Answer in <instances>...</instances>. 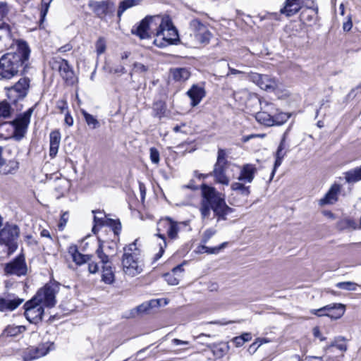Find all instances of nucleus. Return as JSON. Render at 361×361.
<instances>
[{"instance_id":"nucleus-32","label":"nucleus","mask_w":361,"mask_h":361,"mask_svg":"<svg viewBox=\"0 0 361 361\" xmlns=\"http://www.w3.org/2000/svg\"><path fill=\"white\" fill-rule=\"evenodd\" d=\"M102 281L106 284H111L114 282L115 275L111 264L103 265Z\"/></svg>"},{"instance_id":"nucleus-25","label":"nucleus","mask_w":361,"mask_h":361,"mask_svg":"<svg viewBox=\"0 0 361 361\" xmlns=\"http://www.w3.org/2000/svg\"><path fill=\"white\" fill-rule=\"evenodd\" d=\"M286 135L287 132L283 133L281 140L275 153L276 160L274 162L273 171L271 172V178L274 176L276 169L281 165L282 161L287 154L288 150L286 149Z\"/></svg>"},{"instance_id":"nucleus-61","label":"nucleus","mask_w":361,"mask_h":361,"mask_svg":"<svg viewBox=\"0 0 361 361\" xmlns=\"http://www.w3.org/2000/svg\"><path fill=\"white\" fill-rule=\"evenodd\" d=\"M231 342L236 346V347H240L244 345V342L242 339V338L240 336H236L233 338L231 341Z\"/></svg>"},{"instance_id":"nucleus-64","label":"nucleus","mask_w":361,"mask_h":361,"mask_svg":"<svg viewBox=\"0 0 361 361\" xmlns=\"http://www.w3.org/2000/svg\"><path fill=\"white\" fill-rule=\"evenodd\" d=\"M73 48L72 45L70 44H65L64 46H62L59 49H58V51L59 52H61V53H63V52H66V51H68L70 50H71Z\"/></svg>"},{"instance_id":"nucleus-30","label":"nucleus","mask_w":361,"mask_h":361,"mask_svg":"<svg viewBox=\"0 0 361 361\" xmlns=\"http://www.w3.org/2000/svg\"><path fill=\"white\" fill-rule=\"evenodd\" d=\"M343 174L346 183L349 184L355 183L361 180V166L360 167L350 169L345 172Z\"/></svg>"},{"instance_id":"nucleus-39","label":"nucleus","mask_w":361,"mask_h":361,"mask_svg":"<svg viewBox=\"0 0 361 361\" xmlns=\"http://www.w3.org/2000/svg\"><path fill=\"white\" fill-rule=\"evenodd\" d=\"M11 105L6 101L0 102V117L6 118L11 116Z\"/></svg>"},{"instance_id":"nucleus-42","label":"nucleus","mask_w":361,"mask_h":361,"mask_svg":"<svg viewBox=\"0 0 361 361\" xmlns=\"http://www.w3.org/2000/svg\"><path fill=\"white\" fill-rule=\"evenodd\" d=\"M338 228L340 229L357 228L356 223L351 219H343L338 223Z\"/></svg>"},{"instance_id":"nucleus-60","label":"nucleus","mask_w":361,"mask_h":361,"mask_svg":"<svg viewBox=\"0 0 361 361\" xmlns=\"http://www.w3.org/2000/svg\"><path fill=\"white\" fill-rule=\"evenodd\" d=\"M156 106H157L156 109H157V115L161 117V116L165 111V106L162 102L157 103Z\"/></svg>"},{"instance_id":"nucleus-3","label":"nucleus","mask_w":361,"mask_h":361,"mask_svg":"<svg viewBox=\"0 0 361 361\" xmlns=\"http://www.w3.org/2000/svg\"><path fill=\"white\" fill-rule=\"evenodd\" d=\"M30 54L27 43L21 42L16 52L4 54L0 59V75L5 79L13 78L20 71V68L27 66Z\"/></svg>"},{"instance_id":"nucleus-2","label":"nucleus","mask_w":361,"mask_h":361,"mask_svg":"<svg viewBox=\"0 0 361 361\" xmlns=\"http://www.w3.org/2000/svg\"><path fill=\"white\" fill-rule=\"evenodd\" d=\"M201 190L199 210L202 221L207 224L213 218H216V222L226 220V216L232 212V209L226 204L224 196L214 187L206 184L202 185Z\"/></svg>"},{"instance_id":"nucleus-55","label":"nucleus","mask_w":361,"mask_h":361,"mask_svg":"<svg viewBox=\"0 0 361 361\" xmlns=\"http://www.w3.org/2000/svg\"><path fill=\"white\" fill-rule=\"evenodd\" d=\"M68 220V213L67 212H63L61 216L60 222L59 224V227L60 229H63L66 226V223Z\"/></svg>"},{"instance_id":"nucleus-6","label":"nucleus","mask_w":361,"mask_h":361,"mask_svg":"<svg viewBox=\"0 0 361 361\" xmlns=\"http://www.w3.org/2000/svg\"><path fill=\"white\" fill-rule=\"evenodd\" d=\"M212 33L200 20L193 19L190 21L188 30L183 35L185 44L190 47H197L200 45L209 44Z\"/></svg>"},{"instance_id":"nucleus-12","label":"nucleus","mask_w":361,"mask_h":361,"mask_svg":"<svg viewBox=\"0 0 361 361\" xmlns=\"http://www.w3.org/2000/svg\"><path fill=\"white\" fill-rule=\"evenodd\" d=\"M19 228L16 225L7 224L0 231V244L6 245L9 249H16Z\"/></svg>"},{"instance_id":"nucleus-34","label":"nucleus","mask_w":361,"mask_h":361,"mask_svg":"<svg viewBox=\"0 0 361 361\" xmlns=\"http://www.w3.org/2000/svg\"><path fill=\"white\" fill-rule=\"evenodd\" d=\"M81 114L84 117V119L87 123V125L89 126L91 129H97L99 128L100 124L99 121L96 118L95 116L93 115L87 113L85 110L82 109Z\"/></svg>"},{"instance_id":"nucleus-9","label":"nucleus","mask_w":361,"mask_h":361,"mask_svg":"<svg viewBox=\"0 0 361 361\" xmlns=\"http://www.w3.org/2000/svg\"><path fill=\"white\" fill-rule=\"evenodd\" d=\"M32 112L33 109L30 108L22 114H20L15 120L10 122L14 128L13 137L15 140L19 141L25 137Z\"/></svg>"},{"instance_id":"nucleus-37","label":"nucleus","mask_w":361,"mask_h":361,"mask_svg":"<svg viewBox=\"0 0 361 361\" xmlns=\"http://www.w3.org/2000/svg\"><path fill=\"white\" fill-rule=\"evenodd\" d=\"M10 35V30L7 25L3 24L0 25V50L5 47L4 42Z\"/></svg>"},{"instance_id":"nucleus-43","label":"nucleus","mask_w":361,"mask_h":361,"mask_svg":"<svg viewBox=\"0 0 361 361\" xmlns=\"http://www.w3.org/2000/svg\"><path fill=\"white\" fill-rule=\"evenodd\" d=\"M8 167L4 169L3 174H14L19 168V163L16 161H10Z\"/></svg>"},{"instance_id":"nucleus-50","label":"nucleus","mask_w":361,"mask_h":361,"mask_svg":"<svg viewBox=\"0 0 361 361\" xmlns=\"http://www.w3.org/2000/svg\"><path fill=\"white\" fill-rule=\"evenodd\" d=\"M93 213L95 214L94 215V222L96 224H104V214L103 212H95V211H93L92 212Z\"/></svg>"},{"instance_id":"nucleus-45","label":"nucleus","mask_w":361,"mask_h":361,"mask_svg":"<svg viewBox=\"0 0 361 361\" xmlns=\"http://www.w3.org/2000/svg\"><path fill=\"white\" fill-rule=\"evenodd\" d=\"M216 230L213 228H209L205 230L202 235V242L204 243H207L209 241V240L216 234Z\"/></svg>"},{"instance_id":"nucleus-54","label":"nucleus","mask_w":361,"mask_h":361,"mask_svg":"<svg viewBox=\"0 0 361 361\" xmlns=\"http://www.w3.org/2000/svg\"><path fill=\"white\" fill-rule=\"evenodd\" d=\"M111 73L123 74L126 72L124 64L115 66L111 68Z\"/></svg>"},{"instance_id":"nucleus-23","label":"nucleus","mask_w":361,"mask_h":361,"mask_svg":"<svg viewBox=\"0 0 361 361\" xmlns=\"http://www.w3.org/2000/svg\"><path fill=\"white\" fill-rule=\"evenodd\" d=\"M302 8V0H286L283 6L280 9L281 14L290 17Z\"/></svg>"},{"instance_id":"nucleus-5","label":"nucleus","mask_w":361,"mask_h":361,"mask_svg":"<svg viewBox=\"0 0 361 361\" xmlns=\"http://www.w3.org/2000/svg\"><path fill=\"white\" fill-rule=\"evenodd\" d=\"M185 226L186 224L185 222L175 221L168 216L159 220L157 224V233L156 235L161 239L162 243H159V250L155 255V260H158L161 258L164 252V249L166 247V236L165 234L161 232H166L168 238L173 240L178 238V232L180 231L181 226Z\"/></svg>"},{"instance_id":"nucleus-29","label":"nucleus","mask_w":361,"mask_h":361,"mask_svg":"<svg viewBox=\"0 0 361 361\" xmlns=\"http://www.w3.org/2000/svg\"><path fill=\"white\" fill-rule=\"evenodd\" d=\"M61 137L59 130H53L49 134V157L51 159L54 158L58 153Z\"/></svg>"},{"instance_id":"nucleus-62","label":"nucleus","mask_w":361,"mask_h":361,"mask_svg":"<svg viewBox=\"0 0 361 361\" xmlns=\"http://www.w3.org/2000/svg\"><path fill=\"white\" fill-rule=\"evenodd\" d=\"M64 121L65 123L68 126H72L73 124V118L68 112H67L65 115Z\"/></svg>"},{"instance_id":"nucleus-46","label":"nucleus","mask_w":361,"mask_h":361,"mask_svg":"<svg viewBox=\"0 0 361 361\" xmlns=\"http://www.w3.org/2000/svg\"><path fill=\"white\" fill-rule=\"evenodd\" d=\"M96 50L97 54H103L106 50V43L103 38L100 37L96 42Z\"/></svg>"},{"instance_id":"nucleus-49","label":"nucleus","mask_w":361,"mask_h":361,"mask_svg":"<svg viewBox=\"0 0 361 361\" xmlns=\"http://www.w3.org/2000/svg\"><path fill=\"white\" fill-rule=\"evenodd\" d=\"M133 70L137 73H145L147 71L148 68L144 64L136 62L133 64Z\"/></svg>"},{"instance_id":"nucleus-20","label":"nucleus","mask_w":361,"mask_h":361,"mask_svg":"<svg viewBox=\"0 0 361 361\" xmlns=\"http://www.w3.org/2000/svg\"><path fill=\"white\" fill-rule=\"evenodd\" d=\"M58 68L61 76L68 84L74 82V72L69 66L68 61L62 59L56 60L53 64V68Z\"/></svg>"},{"instance_id":"nucleus-58","label":"nucleus","mask_w":361,"mask_h":361,"mask_svg":"<svg viewBox=\"0 0 361 361\" xmlns=\"http://www.w3.org/2000/svg\"><path fill=\"white\" fill-rule=\"evenodd\" d=\"M334 346L336 347L338 349H339L342 351H345L347 349L346 345L344 343L338 344L336 342H333L329 346H327L326 348H325L324 350H326L329 348L334 347Z\"/></svg>"},{"instance_id":"nucleus-13","label":"nucleus","mask_w":361,"mask_h":361,"mask_svg":"<svg viewBox=\"0 0 361 361\" xmlns=\"http://www.w3.org/2000/svg\"><path fill=\"white\" fill-rule=\"evenodd\" d=\"M25 316L31 323H37L42 320L44 314L43 305L33 297L24 305Z\"/></svg>"},{"instance_id":"nucleus-27","label":"nucleus","mask_w":361,"mask_h":361,"mask_svg":"<svg viewBox=\"0 0 361 361\" xmlns=\"http://www.w3.org/2000/svg\"><path fill=\"white\" fill-rule=\"evenodd\" d=\"M183 264H179L174 267L171 272L165 274L164 275V279L169 285H178L180 278L183 276Z\"/></svg>"},{"instance_id":"nucleus-35","label":"nucleus","mask_w":361,"mask_h":361,"mask_svg":"<svg viewBox=\"0 0 361 361\" xmlns=\"http://www.w3.org/2000/svg\"><path fill=\"white\" fill-rule=\"evenodd\" d=\"M318 8H304L300 13V20L303 22H311L317 14Z\"/></svg>"},{"instance_id":"nucleus-53","label":"nucleus","mask_w":361,"mask_h":361,"mask_svg":"<svg viewBox=\"0 0 361 361\" xmlns=\"http://www.w3.org/2000/svg\"><path fill=\"white\" fill-rule=\"evenodd\" d=\"M111 226H112L114 232L116 235H118L121 230V224L118 221L111 220Z\"/></svg>"},{"instance_id":"nucleus-8","label":"nucleus","mask_w":361,"mask_h":361,"mask_svg":"<svg viewBox=\"0 0 361 361\" xmlns=\"http://www.w3.org/2000/svg\"><path fill=\"white\" fill-rule=\"evenodd\" d=\"M59 283L56 282H49L43 288H40L34 296L35 300L47 307H53L56 303V295L59 291Z\"/></svg>"},{"instance_id":"nucleus-59","label":"nucleus","mask_w":361,"mask_h":361,"mask_svg":"<svg viewBox=\"0 0 361 361\" xmlns=\"http://www.w3.org/2000/svg\"><path fill=\"white\" fill-rule=\"evenodd\" d=\"M88 270L91 274H95L99 271V266L97 263L90 262L88 264Z\"/></svg>"},{"instance_id":"nucleus-18","label":"nucleus","mask_w":361,"mask_h":361,"mask_svg":"<svg viewBox=\"0 0 361 361\" xmlns=\"http://www.w3.org/2000/svg\"><path fill=\"white\" fill-rule=\"evenodd\" d=\"M4 271L7 274L16 275L18 276H25L27 272V267L24 255H20L13 261L6 264Z\"/></svg>"},{"instance_id":"nucleus-40","label":"nucleus","mask_w":361,"mask_h":361,"mask_svg":"<svg viewBox=\"0 0 361 361\" xmlns=\"http://www.w3.org/2000/svg\"><path fill=\"white\" fill-rule=\"evenodd\" d=\"M96 254H97L98 258L100 259L101 262L104 265L111 264L109 257L104 252L103 249H102V245L101 244L99 245V247L97 248V250L96 251Z\"/></svg>"},{"instance_id":"nucleus-11","label":"nucleus","mask_w":361,"mask_h":361,"mask_svg":"<svg viewBox=\"0 0 361 361\" xmlns=\"http://www.w3.org/2000/svg\"><path fill=\"white\" fill-rule=\"evenodd\" d=\"M89 6L101 20H106V17H112L115 12V4L111 0L91 1Z\"/></svg>"},{"instance_id":"nucleus-36","label":"nucleus","mask_w":361,"mask_h":361,"mask_svg":"<svg viewBox=\"0 0 361 361\" xmlns=\"http://www.w3.org/2000/svg\"><path fill=\"white\" fill-rule=\"evenodd\" d=\"M273 119L274 126H281L284 124L290 118V115L287 113L279 111L277 109V111L276 113L273 114Z\"/></svg>"},{"instance_id":"nucleus-15","label":"nucleus","mask_w":361,"mask_h":361,"mask_svg":"<svg viewBox=\"0 0 361 361\" xmlns=\"http://www.w3.org/2000/svg\"><path fill=\"white\" fill-rule=\"evenodd\" d=\"M30 82L28 78H21L13 87L8 89V97L13 102L23 99L27 94Z\"/></svg>"},{"instance_id":"nucleus-7","label":"nucleus","mask_w":361,"mask_h":361,"mask_svg":"<svg viewBox=\"0 0 361 361\" xmlns=\"http://www.w3.org/2000/svg\"><path fill=\"white\" fill-rule=\"evenodd\" d=\"M228 161L227 160V153L225 149H219L217 152L216 162L214 166V169L210 172V176H213L216 183L228 186L230 183V178L226 174V170L228 168Z\"/></svg>"},{"instance_id":"nucleus-4","label":"nucleus","mask_w":361,"mask_h":361,"mask_svg":"<svg viewBox=\"0 0 361 361\" xmlns=\"http://www.w3.org/2000/svg\"><path fill=\"white\" fill-rule=\"evenodd\" d=\"M137 240L123 248L122 267L126 275L134 277L143 271L145 264L140 249L137 246Z\"/></svg>"},{"instance_id":"nucleus-26","label":"nucleus","mask_w":361,"mask_h":361,"mask_svg":"<svg viewBox=\"0 0 361 361\" xmlns=\"http://www.w3.org/2000/svg\"><path fill=\"white\" fill-rule=\"evenodd\" d=\"M256 173L257 168L255 165L246 164L240 168V173L237 179L245 183H251L254 180Z\"/></svg>"},{"instance_id":"nucleus-51","label":"nucleus","mask_w":361,"mask_h":361,"mask_svg":"<svg viewBox=\"0 0 361 361\" xmlns=\"http://www.w3.org/2000/svg\"><path fill=\"white\" fill-rule=\"evenodd\" d=\"M49 4H47V3H42V8H41V12H40V16H41V21L43 22L47 13H48V11H49Z\"/></svg>"},{"instance_id":"nucleus-14","label":"nucleus","mask_w":361,"mask_h":361,"mask_svg":"<svg viewBox=\"0 0 361 361\" xmlns=\"http://www.w3.org/2000/svg\"><path fill=\"white\" fill-rule=\"evenodd\" d=\"M260 105L261 111L255 114L256 120L259 123L267 126H274V123L273 121V114L277 111V109L273 104L269 103L266 101L260 102Z\"/></svg>"},{"instance_id":"nucleus-48","label":"nucleus","mask_w":361,"mask_h":361,"mask_svg":"<svg viewBox=\"0 0 361 361\" xmlns=\"http://www.w3.org/2000/svg\"><path fill=\"white\" fill-rule=\"evenodd\" d=\"M150 159L154 164H158L159 162V152L154 147L150 148Z\"/></svg>"},{"instance_id":"nucleus-21","label":"nucleus","mask_w":361,"mask_h":361,"mask_svg":"<svg viewBox=\"0 0 361 361\" xmlns=\"http://www.w3.org/2000/svg\"><path fill=\"white\" fill-rule=\"evenodd\" d=\"M186 94L191 100L190 105L195 107L205 97L206 91L203 85L195 84L187 91Z\"/></svg>"},{"instance_id":"nucleus-41","label":"nucleus","mask_w":361,"mask_h":361,"mask_svg":"<svg viewBox=\"0 0 361 361\" xmlns=\"http://www.w3.org/2000/svg\"><path fill=\"white\" fill-rule=\"evenodd\" d=\"M159 300H151L148 302H145L136 307V311L138 313H145L150 310L152 307L155 306V304H158Z\"/></svg>"},{"instance_id":"nucleus-24","label":"nucleus","mask_w":361,"mask_h":361,"mask_svg":"<svg viewBox=\"0 0 361 361\" xmlns=\"http://www.w3.org/2000/svg\"><path fill=\"white\" fill-rule=\"evenodd\" d=\"M24 301V299L8 295L6 298H0V311H13Z\"/></svg>"},{"instance_id":"nucleus-10","label":"nucleus","mask_w":361,"mask_h":361,"mask_svg":"<svg viewBox=\"0 0 361 361\" xmlns=\"http://www.w3.org/2000/svg\"><path fill=\"white\" fill-rule=\"evenodd\" d=\"M231 189L235 194H231L230 203L234 206H241L247 202L250 194V186L245 185L242 181L233 182L231 185Z\"/></svg>"},{"instance_id":"nucleus-31","label":"nucleus","mask_w":361,"mask_h":361,"mask_svg":"<svg viewBox=\"0 0 361 361\" xmlns=\"http://www.w3.org/2000/svg\"><path fill=\"white\" fill-rule=\"evenodd\" d=\"M173 78L178 82L187 80L190 75L189 71L185 68H176L171 70Z\"/></svg>"},{"instance_id":"nucleus-33","label":"nucleus","mask_w":361,"mask_h":361,"mask_svg":"<svg viewBox=\"0 0 361 361\" xmlns=\"http://www.w3.org/2000/svg\"><path fill=\"white\" fill-rule=\"evenodd\" d=\"M142 0H123L120 2L117 15L118 18H121L122 14L128 8L138 6L141 4Z\"/></svg>"},{"instance_id":"nucleus-22","label":"nucleus","mask_w":361,"mask_h":361,"mask_svg":"<svg viewBox=\"0 0 361 361\" xmlns=\"http://www.w3.org/2000/svg\"><path fill=\"white\" fill-rule=\"evenodd\" d=\"M342 186L338 183H334L324 197L319 200L320 206L333 204L338 201V195L341 192Z\"/></svg>"},{"instance_id":"nucleus-47","label":"nucleus","mask_w":361,"mask_h":361,"mask_svg":"<svg viewBox=\"0 0 361 361\" xmlns=\"http://www.w3.org/2000/svg\"><path fill=\"white\" fill-rule=\"evenodd\" d=\"M213 355L217 357L221 358L225 355V348L221 345H214L212 348Z\"/></svg>"},{"instance_id":"nucleus-63","label":"nucleus","mask_w":361,"mask_h":361,"mask_svg":"<svg viewBox=\"0 0 361 361\" xmlns=\"http://www.w3.org/2000/svg\"><path fill=\"white\" fill-rule=\"evenodd\" d=\"M313 335L315 336V337H317L319 338L320 341H325L326 340V338L322 336L321 335V333H320V331H319V327L316 326L313 329Z\"/></svg>"},{"instance_id":"nucleus-52","label":"nucleus","mask_w":361,"mask_h":361,"mask_svg":"<svg viewBox=\"0 0 361 361\" xmlns=\"http://www.w3.org/2000/svg\"><path fill=\"white\" fill-rule=\"evenodd\" d=\"M8 11V6L6 3L1 2L0 3V20H3V18L7 15Z\"/></svg>"},{"instance_id":"nucleus-44","label":"nucleus","mask_w":361,"mask_h":361,"mask_svg":"<svg viewBox=\"0 0 361 361\" xmlns=\"http://www.w3.org/2000/svg\"><path fill=\"white\" fill-rule=\"evenodd\" d=\"M336 286L341 289L348 290H355L357 288V284L350 281H345L336 283Z\"/></svg>"},{"instance_id":"nucleus-17","label":"nucleus","mask_w":361,"mask_h":361,"mask_svg":"<svg viewBox=\"0 0 361 361\" xmlns=\"http://www.w3.org/2000/svg\"><path fill=\"white\" fill-rule=\"evenodd\" d=\"M311 312L318 317L327 316L333 319H338L343 315L345 306L341 303L331 304L319 309L312 310Z\"/></svg>"},{"instance_id":"nucleus-56","label":"nucleus","mask_w":361,"mask_h":361,"mask_svg":"<svg viewBox=\"0 0 361 361\" xmlns=\"http://www.w3.org/2000/svg\"><path fill=\"white\" fill-rule=\"evenodd\" d=\"M317 8L313 0H302V8Z\"/></svg>"},{"instance_id":"nucleus-16","label":"nucleus","mask_w":361,"mask_h":361,"mask_svg":"<svg viewBox=\"0 0 361 361\" xmlns=\"http://www.w3.org/2000/svg\"><path fill=\"white\" fill-rule=\"evenodd\" d=\"M247 78L258 85L261 89L267 91H274L278 87V81L267 75H262L257 73L247 74Z\"/></svg>"},{"instance_id":"nucleus-38","label":"nucleus","mask_w":361,"mask_h":361,"mask_svg":"<svg viewBox=\"0 0 361 361\" xmlns=\"http://www.w3.org/2000/svg\"><path fill=\"white\" fill-rule=\"evenodd\" d=\"M228 245L227 242H224L221 243L219 246L214 247H209L205 245H202L199 247V252H207L208 254H216L218 253L221 250L226 247Z\"/></svg>"},{"instance_id":"nucleus-57","label":"nucleus","mask_w":361,"mask_h":361,"mask_svg":"<svg viewBox=\"0 0 361 361\" xmlns=\"http://www.w3.org/2000/svg\"><path fill=\"white\" fill-rule=\"evenodd\" d=\"M56 107L63 113L64 110L68 109V104L65 99H60L56 103Z\"/></svg>"},{"instance_id":"nucleus-28","label":"nucleus","mask_w":361,"mask_h":361,"mask_svg":"<svg viewBox=\"0 0 361 361\" xmlns=\"http://www.w3.org/2000/svg\"><path fill=\"white\" fill-rule=\"evenodd\" d=\"M68 253L71 255L72 260L77 264L81 265L90 261L91 257L87 255H82L79 252L75 245H70L68 248Z\"/></svg>"},{"instance_id":"nucleus-1","label":"nucleus","mask_w":361,"mask_h":361,"mask_svg":"<svg viewBox=\"0 0 361 361\" xmlns=\"http://www.w3.org/2000/svg\"><path fill=\"white\" fill-rule=\"evenodd\" d=\"M131 32L140 39L149 38L150 34H153L154 44L160 48L175 44L179 39L178 31L171 20L161 16L145 18L133 27Z\"/></svg>"},{"instance_id":"nucleus-19","label":"nucleus","mask_w":361,"mask_h":361,"mask_svg":"<svg viewBox=\"0 0 361 361\" xmlns=\"http://www.w3.org/2000/svg\"><path fill=\"white\" fill-rule=\"evenodd\" d=\"M51 345L52 343H46L39 344L37 347L27 348L23 354V360L30 361L46 355L49 353Z\"/></svg>"}]
</instances>
